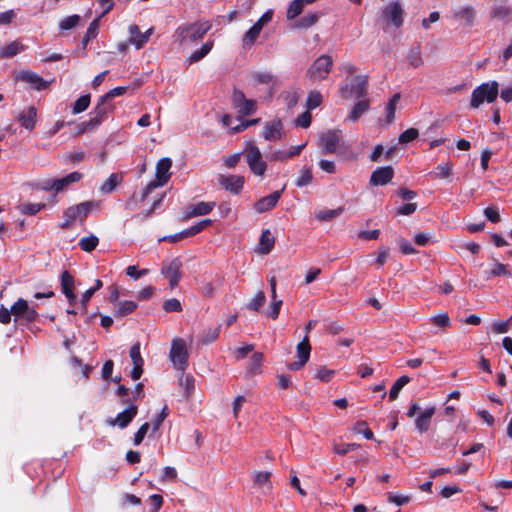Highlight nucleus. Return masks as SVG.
<instances>
[{"label": "nucleus", "mask_w": 512, "mask_h": 512, "mask_svg": "<svg viewBox=\"0 0 512 512\" xmlns=\"http://www.w3.org/2000/svg\"><path fill=\"white\" fill-rule=\"evenodd\" d=\"M499 94V84L496 81L482 83L476 87L471 95L470 106L479 108L484 102L493 103Z\"/></svg>", "instance_id": "1"}, {"label": "nucleus", "mask_w": 512, "mask_h": 512, "mask_svg": "<svg viewBox=\"0 0 512 512\" xmlns=\"http://www.w3.org/2000/svg\"><path fill=\"white\" fill-rule=\"evenodd\" d=\"M242 153L244 154L250 171L256 176H264L267 169V164L263 160L260 149L250 141L246 143Z\"/></svg>", "instance_id": "2"}, {"label": "nucleus", "mask_w": 512, "mask_h": 512, "mask_svg": "<svg viewBox=\"0 0 512 512\" xmlns=\"http://www.w3.org/2000/svg\"><path fill=\"white\" fill-rule=\"evenodd\" d=\"M211 24L209 22H196L189 25L180 26L177 33L182 41H198L210 30Z\"/></svg>", "instance_id": "3"}, {"label": "nucleus", "mask_w": 512, "mask_h": 512, "mask_svg": "<svg viewBox=\"0 0 512 512\" xmlns=\"http://www.w3.org/2000/svg\"><path fill=\"white\" fill-rule=\"evenodd\" d=\"M341 139V130H328L320 134L319 146L325 154H340L344 148V144H340Z\"/></svg>", "instance_id": "4"}, {"label": "nucleus", "mask_w": 512, "mask_h": 512, "mask_svg": "<svg viewBox=\"0 0 512 512\" xmlns=\"http://www.w3.org/2000/svg\"><path fill=\"white\" fill-rule=\"evenodd\" d=\"M169 356L174 368L184 373L188 365V352L183 339L176 338L172 341Z\"/></svg>", "instance_id": "5"}, {"label": "nucleus", "mask_w": 512, "mask_h": 512, "mask_svg": "<svg viewBox=\"0 0 512 512\" xmlns=\"http://www.w3.org/2000/svg\"><path fill=\"white\" fill-rule=\"evenodd\" d=\"M172 161L170 158H162L156 165V181L150 182L144 191L143 198H145L154 188L165 185L170 179V169Z\"/></svg>", "instance_id": "6"}, {"label": "nucleus", "mask_w": 512, "mask_h": 512, "mask_svg": "<svg viewBox=\"0 0 512 512\" xmlns=\"http://www.w3.org/2000/svg\"><path fill=\"white\" fill-rule=\"evenodd\" d=\"M333 60L329 55H321L309 67L307 74L312 80H323L329 74Z\"/></svg>", "instance_id": "7"}, {"label": "nucleus", "mask_w": 512, "mask_h": 512, "mask_svg": "<svg viewBox=\"0 0 512 512\" xmlns=\"http://www.w3.org/2000/svg\"><path fill=\"white\" fill-rule=\"evenodd\" d=\"M14 321L25 320L34 322L38 317L36 305H30L27 300L19 298L13 305Z\"/></svg>", "instance_id": "8"}, {"label": "nucleus", "mask_w": 512, "mask_h": 512, "mask_svg": "<svg viewBox=\"0 0 512 512\" xmlns=\"http://www.w3.org/2000/svg\"><path fill=\"white\" fill-rule=\"evenodd\" d=\"M94 206L96 205L93 202L87 201L82 202L76 206L69 207L64 212L65 221L63 222L62 227H68L77 219L83 221Z\"/></svg>", "instance_id": "9"}, {"label": "nucleus", "mask_w": 512, "mask_h": 512, "mask_svg": "<svg viewBox=\"0 0 512 512\" xmlns=\"http://www.w3.org/2000/svg\"><path fill=\"white\" fill-rule=\"evenodd\" d=\"M311 352V346L309 343V337L304 336L303 340L298 343L296 347L297 360L288 364L287 368L291 371L300 370L309 360Z\"/></svg>", "instance_id": "10"}, {"label": "nucleus", "mask_w": 512, "mask_h": 512, "mask_svg": "<svg viewBox=\"0 0 512 512\" xmlns=\"http://www.w3.org/2000/svg\"><path fill=\"white\" fill-rule=\"evenodd\" d=\"M232 103L241 115H252L256 111V102L254 100L247 99L241 90H233Z\"/></svg>", "instance_id": "11"}, {"label": "nucleus", "mask_w": 512, "mask_h": 512, "mask_svg": "<svg viewBox=\"0 0 512 512\" xmlns=\"http://www.w3.org/2000/svg\"><path fill=\"white\" fill-rule=\"evenodd\" d=\"M182 263L178 258H174L168 264L163 265L161 273L169 279V286L174 289L181 280Z\"/></svg>", "instance_id": "12"}, {"label": "nucleus", "mask_w": 512, "mask_h": 512, "mask_svg": "<svg viewBox=\"0 0 512 512\" xmlns=\"http://www.w3.org/2000/svg\"><path fill=\"white\" fill-rule=\"evenodd\" d=\"M138 408L136 405H130L127 409L119 413L116 418H110L107 420L108 425L118 426L121 429L126 428L129 423L137 415Z\"/></svg>", "instance_id": "13"}, {"label": "nucleus", "mask_w": 512, "mask_h": 512, "mask_svg": "<svg viewBox=\"0 0 512 512\" xmlns=\"http://www.w3.org/2000/svg\"><path fill=\"white\" fill-rule=\"evenodd\" d=\"M383 15L390 19L395 27H400L403 24L404 10L400 2H391L383 8Z\"/></svg>", "instance_id": "14"}, {"label": "nucleus", "mask_w": 512, "mask_h": 512, "mask_svg": "<svg viewBox=\"0 0 512 512\" xmlns=\"http://www.w3.org/2000/svg\"><path fill=\"white\" fill-rule=\"evenodd\" d=\"M219 184L227 191L238 194L244 185V178L238 175H219Z\"/></svg>", "instance_id": "15"}, {"label": "nucleus", "mask_w": 512, "mask_h": 512, "mask_svg": "<svg viewBox=\"0 0 512 512\" xmlns=\"http://www.w3.org/2000/svg\"><path fill=\"white\" fill-rule=\"evenodd\" d=\"M284 136L283 124L279 119L266 122L263 128V137L268 141H278Z\"/></svg>", "instance_id": "16"}, {"label": "nucleus", "mask_w": 512, "mask_h": 512, "mask_svg": "<svg viewBox=\"0 0 512 512\" xmlns=\"http://www.w3.org/2000/svg\"><path fill=\"white\" fill-rule=\"evenodd\" d=\"M16 78L17 80L30 84L33 89H36L38 91L44 90L48 86L47 81H45L38 74L29 70L20 71Z\"/></svg>", "instance_id": "17"}, {"label": "nucleus", "mask_w": 512, "mask_h": 512, "mask_svg": "<svg viewBox=\"0 0 512 512\" xmlns=\"http://www.w3.org/2000/svg\"><path fill=\"white\" fill-rule=\"evenodd\" d=\"M284 189L285 188L283 187L281 190L275 191L270 195L259 199L254 205L255 210L258 213H264L274 208L277 205Z\"/></svg>", "instance_id": "18"}, {"label": "nucleus", "mask_w": 512, "mask_h": 512, "mask_svg": "<svg viewBox=\"0 0 512 512\" xmlns=\"http://www.w3.org/2000/svg\"><path fill=\"white\" fill-rule=\"evenodd\" d=\"M393 175L394 171L391 166L379 167L372 172L370 184L374 186L386 185L392 180Z\"/></svg>", "instance_id": "19"}, {"label": "nucleus", "mask_w": 512, "mask_h": 512, "mask_svg": "<svg viewBox=\"0 0 512 512\" xmlns=\"http://www.w3.org/2000/svg\"><path fill=\"white\" fill-rule=\"evenodd\" d=\"M152 31L153 29L150 28L145 33H142L137 25H131L129 27V43L135 45L137 49L142 48L143 45L148 41Z\"/></svg>", "instance_id": "20"}, {"label": "nucleus", "mask_w": 512, "mask_h": 512, "mask_svg": "<svg viewBox=\"0 0 512 512\" xmlns=\"http://www.w3.org/2000/svg\"><path fill=\"white\" fill-rule=\"evenodd\" d=\"M215 202H198L191 205L185 213V218H191L196 216H204L209 214L215 207Z\"/></svg>", "instance_id": "21"}, {"label": "nucleus", "mask_w": 512, "mask_h": 512, "mask_svg": "<svg viewBox=\"0 0 512 512\" xmlns=\"http://www.w3.org/2000/svg\"><path fill=\"white\" fill-rule=\"evenodd\" d=\"M61 287L62 292L68 299V302L72 305L76 301V295L73 292L74 280L68 271H64L61 274Z\"/></svg>", "instance_id": "22"}, {"label": "nucleus", "mask_w": 512, "mask_h": 512, "mask_svg": "<svg viewBox=\"0 0 512 512\" xmlns=\"http://www.w3.org/2000/svg\"><path fill=\"white\" fill-rule=\"evenodd\" d=\"M454 18L463 21L467 26H473L476 20V10L472 6H464L454 12Z\"/></svg>", "instance_id": "23"}, {"label": "nucleus", "mask_w": 512, "mask_h": 512, "mask_svg": "<svg viewBox=\"0 0 512 512\" xmlns=\"http://www.w3.org/2000/svg\"><path fill=\"white\" fill-rule=\"evenodd\" d=\"M37 110L35 107L30 106L20 113L18 121L21 126L27 130H33L36 123Z\"/></svg>", "instance_id": "24"}, {"label": "nucleus", "mask_w": 512, "mask_h": 512, "mask_svg": "<svg viewBox=\"0 0 512 512\" xmlns=\"http://www.w3.org/2000/svg\"><path fill=\"white\" fill-rule=\"evenodd\" d=\"M434 413H435V408L434 407H430V408L425 409L416 418L415 426H416V429L419 432L424 433V432L428 431V429L430 427L431 419H432Z\"/></svg>", "instance_id": "25"}, {"label": "nucleus", "mask_w": 512, "mask_h": 512, "mask_svg": "<svg viewBox=\"0 0 512 512\" xmlns=\"http://www.w3.org/2000/svg\"><path fill=\"white\" fill-rule=\"evenodd\" d=\"M275 238L270 232L269 229H265L262 231L260 240H259V248L258 252L260 254H268L274 247Z\"/></svg>", "instance_id": "26"}, {"label": "nucleus", "mask_w": 512, "mask_h": 512, "mask_svg": "<svg viewBox=\"0 0 512 512\" xmlns=\"http://www.w3.org/2000/svg\"><path fill=\"white\" fill-rule=\"evenodd\" d=\"M367 93V76H355L351 89L350 94L354 95L358 98L364 97Z\"/></svg>", "instance_id": "27"}, {"label": "nucleus", "mask_w": 512, "mask_h": 512, "mask_svg": "<svg viewBox=\"0 0 512 512\" xmlns=\"http://www.w3.org/2000/svg\"><path fill=\"white\" fill-rule=\"evenodd\" d=\"M271 472L268 471H256L253 473L254 484L259 488L265 489L267 492L272 490V483L270 481Z\"/></svg>", "instance_id": "28"}, {"label": "nucleus", "mask_w": 512, "mask_h": 512, "mask_svg": "<svg viewBox=\"0 0 512 512\" xmlns=\"http://www.w3.org/2000/svg\"><path fill=\"white\" fill-rule=\"evenodd\" d=\"M491 17L499 21L509 22L512 20V8L506 5L496 6L491 11Z\"/></svg>", "instance_id": "29"}, {"label": "nucleus", "mask_w": 512, "mask_h": 512, "mask_svg": "<svg viewBox=\"0 0 512 512\" xmlns=\"http://www.w3.org/2000/svg\"><path fill=\"white\" fill-rule=\"evenodd\" d=\"M122 181V175L118 173H112L108 179L101 185L100 191L104 194L112 193L118 184Z\"/></svg>", "instance_id": "30"}, {"label": "nucleus", "mask_w": 512, "mask_h": 512, "mask_svg": "<svg viewBox=\"0 0 512 512\" xmlns=\"http://www.w3.org/2000/svg\"><path fill=\"white\" fill-rule=\"evenodd\" d=\"M82 178V174L79 172H72L68 175H66L63 178L56 179L57 182V193L64 190L66 187H68L70 184L76 183L80 181Z\"/></svg>", "instance_id": "31"}, {"label": "nucleus", "mask_w": 512, "mask_h": 512, "mask_svg": "<svg viewBox=\"0 0 512 512\" xmlns=\"http://www.w3.org/2000/svg\"><path fill=\"white\" fill-rule=\"evenodd\" d=\"M400 97H401L400 93H396L389 100V103L386 107V124L387 125L391 124L395 119L396 106L400 100Z\"/></svg>", "instance_id": "32"}, {"label": "nucleus", "mask_w": 512, "mask_h": 512, "mask_svg": "<svg viewBox=\"0 0 512 512\" xmlns=\"http://www.w3.org/2000/svg\"><path fill=\"white\" fill-rule=\"evenodd\" d=\"M369 109V102L367 100L359 101L349 114V119L353 122L357 121Z\"/></svg>", "instance_id": "33"}, {"label": "nucleus", "mask_w": 512, "mask_h": 512, "mask_svg": "<svg viewBox=\"0 0 512 512\" xmlns=\"http://www.w3.org/2000/svg\"><path fill=\"white\" fill-rule=\"evenodd\" d=\"M137 308V303L133 301H121L118 303L115 310V315L118 317L126 316L134 312Z\"/></svg>", "instance_id": "34"}, {"label": "nucleus", "mask_w": 512, "mask_h": 512, "mask_svg": "<svg viewBox=\"0 0 512 512\" xmlns=\"http://www.w3.org/2000/svg\"><path fill=\"white\" fill-rule=\"evenodd\" d=\"M264 356L260 352H255L252 357L248 368V374H259L261 372V365L263 362Z\"/></svg>", "instance_id": "35"}, {"label": "nucleus", "mask_w": 512, "mask_h": 512, "mask_svg": "<svg viewBox=\"0 0 512 512\" xmlns=\"http://www.w3.org/2000/svg\"><path fill=\"white\" fill-rule=\"evenodd\" d=\"M114 106L108 101H102V97H100L96 107L94 108L92 114H96L99 118L103 120L106 118L107 114L113 110Z\"/></svg>", "instance_id": "36"}, {"label": "nucleus", "mask_w": 512, "mask_h": 512, "mask_svg": "<svg viewBox=\"0 0 512 512\" xmlns=\"http://www.w3.org/2000/svg\"><path fill=\"white\" fill-rule=\"evenodd\" d=\"M410 382V378L406 375L404 376H401L400 378H398L395 383L393 384V386L391 387L390 389V392H389V399L390 400H395L401 389Z\"/></svg>", "instance_id": "37"}, {"label": "nucleus", "mask_w": 512, "mask_h": 512, "mask_svg": "<svg viewBox=\"0 0 512 512\" xmlns=\"http://www.w3.org/2000/svg\"><path fill=\"white\" fill-rule=\"evenodd\" d=\"M98 244H99V239L97 236H95L93 234L83 237L79 241L80 248L85 252H92L97 247Z\"/></svg>", "instance_id": "38"}, {"label": "nucleus", "mask_w": 512, "mask_h": 512, "mask_svg": "<svg viewBox=\"0 0 512 512\" xmlns=\"http://www.w3.org/2000/svg\"><path fill=\"white\" fill-rule=\"evenodd\" d=\"M304 6L302 0H293L287 9V19L292 20L298 17L302 13Z\"/></svg>", "instance_id": "39"}, {"label": "nucleus", "mask_w": 512, "mask_h": 512, "mask_svg": "<svg viewBox=\"0 0 512 512\" xmlns=\"http://www.w3.org/2000/svg\"><path fill=\"white\" fill-rule=\"evenodd\" d=\"M104 120L99 118L96 114L91 113V118L88 121L82 122L79 125V130L81 133L91 131L98 127Z\"/></svg>", "instance_id": "40"}, {"label": "nucleus", "mask_w": 512, "mask_h": 512, "mask_svg": "<svg viewBox=\"0 0 512 512\" xmlns=\"http://www.w3.org/2000/svg\"><path fill=\"white\" fill-rule=\"evenodd\" d=\"M313 180L311 168L303 167L300 171V175L295 181L297 187H304L309 185Z\"/></svg>", "instance_id": "41"}, {"label": "nucleus", "mask_w": 512, "mask_h": 512, "mask_svg": "<svg viewBox=\"0 0 512 512\" xmlns=\"http://www.w3.org/2000/svg\"><path fill=\"white\" fill-rule=\"evenodd\" d=\"M22 50V45L18 42H11L0 50V58H10L17 55Z\"/></svg>", "instance_id": "42"}, {"label": "nucleus", "mask_w": 512, "mask_h": 512, "mask_svg": "<svg viewBox=\"0 0 512 512\" xmlns=\"http://www.w3.org/2000/svg\"><path fill=\"white\" fill-rule=\"evenodd\" d=\"M497 276H508V277H511L512 274L507 269L506 265L501 264V263H496L491 270L486 271V278L490 279L492 277H497Z\"/></svg>", "instance_id": "43"}, {"label": "nucleus", "mask_w": 512, "mask_h": 512, "mask_svg": "<svg viewBox=\"0 0 512 512\" xmlns=\"http://www.w3.org/2000/svg\"><path fill=\"white\" fill-rule=\"evenodd\" d=\"M453 165L450 162L439 164L433 175L439 179H447L452 175Z\"/></svg>", "instance_id": "44"}, {"label": "nucleus", "mask_w": 512, "mask_h": 512, "mask_svg": "<svg viewBox=\"0 0 512 512\" xmlns=\"http://www.w3.org/2000/svg\"><path fill=\"white\" fill-rule=\"evenodd\" d=\"M343 212V208L339 207L337 209L320 211L315 214V217L319 221H330L338 216H340Z\"/></svg>", "instance_id": "45"}, {"label": "nucleus", "mask_w": 512, "mask_h": 512, "mask_svg": "<svg viewBox=\"0 0 512 512\" xmlns=\"http://www.w3.org/2000/svg\"><path fill=\"white\" fill-rule=\"evenodd\" d=\"M211 223L212 220L210 219L202 220L197 224L191 226L190 228L183 230L182 235H184L185 237L196 235L197 233L201 232L204 228L209 226Z\"/></svg>", "instance_id": "46"}, {"label": "nucleus", "mask_w": 512, "mask_h": 512, "mask_svg": "<svg viewBox=\"0 0 512 512\" xmlns=\"http://www.w3.org/2000/svg\"><path fill=\"white\" fill-rule=\"evenodd\" d=\"M430 321L433 325L442 329H446L451 326V320L447 313L434 315L430 318Z\"/></svg>", "instance_id": "47"}, {"label": "nucleus", "mask_w": 512, "mask_h": 512, "mask_svg": "<svg viewBox=\"0 0 512 512\" xmlns=\"http://www.w3.org/2000/svg\"><path fill=\"white\" fill-rule=\"evenodd\" d=\"M319 19V15L317 13H310L298 20L295 27L307 29L313 26Z\"/></svg>", "instance_id": "48"}, {"label": "nucleus", "mask_w": 512, "mask_h": 512, "mask_svg": "<svg viewBox=\"0 0 512 512\" xmlns=\"http://www.w3.org/2000/svg\"><path fill=\"white\" fill-rule=\"evenodd\" d=\"M102 286H103L102 281L99 279H96L95 285L84 292V294L82 295V298H81V305L84 309H86L87 304L90 301L93 294L96 291H98L100 288H102Z\"/></svg>", "instance_id": "49"}, {"label": "nucleus", "mask_w": 512, "mask_h": 512, "mask_svg": "<svg viewBox=\"0 0 512 512\" xmlns=\"http://www.w3.org/2000/svg\"><path fill=\"white\" fill-rule=\"evenodd\" d=\"M213 42H206L199 50L193 52L190 56V62H197L205 57L212 49Z\"/></svg>", "instance_id": "50"}, {"label": "nucleus", "mask_w": 512, "mask_h": 512, "mask_svg": "<svg viewBox=\"0 0 512 512\" xmlns=\"http://www.w3.org/2000/svg\"><path fill=\"white\" fill-rule=\"evenodd\" d=\"M98 29H99V18H96L90 23V25L87 29V32L82 40L83 46H86L87 43L91 39H93L97 36Z\"/></svg>", "instance_id": "51"}, {"label": "nucleus", "mask_w": 512, "mask_h": 512, "mask_svg": "<svg viewBox=\"0 0 512 512\" xmlns=\"http://www.w3.org/2000/svg\"><path fill=\"white\" fill-rule=\"evenodd\" d=\"M44 207H45V204H42V203H29V204L19 205L18 209L23 214L35 215Z\"/></svg>", "instance_id": "52"}, {"label": "nucleus", "mask_w": 512, "mask_h": 512, "mask_svg": "<svg viewBox=\"0 0 512 512\" xmlns=\"http://www.w3.org/2000/svg\"><path fill=\"white\" fill-rule=\"evenodd\" d=\"M266 301L263 291H258L254 298L248 303L247 307L253 311H259Z\"/></svg>", "instance_id": "53"}, {"label": "nucleus", "mask_w": 512, "mask_h": 512, "mask_svg": "<svg viewBox=\"0 0 512 512\" xmlns=\"http://www.w3.org/2000/svg\"><path fill=\"white\" fill-rule=\"evenodd\" d=\"M322 103V95L318 91H311L308 94L306 107L309 110H313L320 106Z\"/></svg>", "instance_id": "54"}, {"label": "nucleus", "mask_w": 512, "mask_h": 512, "mask_svg": "<svg viewBox=\"0 0 512 512\" xmlns=\"http://www.w3.org/2000/svg\"><path fill=\"white\" fill-rule=\"evenodd\" d=\"M261 29L258 26L253 25L243 37V45H252L259 37Z\"/></svg>", "instance_id": "55"}, {"label": "nucleus", "mask_w": 512, "mask_h": 512, "mask_svg": "<svg viewBox=\"0 0 512 512\" xmlns=\"http://www.w3.org/2000/svg\"><path fill=\"white\" fill-rule=\"evenodd\" d=\"M90 104V95L81 96L73 105L72 112L74 114L81 113L85 111Z\"/></svg>", "instance_id": "56"}, {"label": "nucleus", "mask_w": 512, "mask_h": 512, "mask_svg": "<svg viewBox=\"0 0 512 512\" xmlns=\"http://www.w3.org/2000/svg\"><path fill=\"white\" fill-rule=\"evenodd\" d=\"M418 135L419 132L416 128H409L400 134L398 141L400 144H406L415 140Z\"/></svg>", "instance_id": "57"}, {"label": "nucleus", "mask_w": 512, "mask_h": 512, "mask_svg": "<svg viewBox=\"0 0 512 512\" xmlns=\"http://www.w3.org/2000/svg\"><path fill=\"white\" fill-rule=\"evenodd\" d=\"M79 20H80V17L78 15L68 16L60 22L59 27L62 30H70V29L74 28L75 26H77V24L79 23Z\"/></svg>", "instance_id": "58"}, {"label": "nucleus", "mask_w": 512, "mask_h": 512, "mask_svg": "<svg viewBox=\"0 0 512 512\" xmlns=\"http://www.w3.org/2000/svg\"><path fill=\"white\" fill-rule=\"evenodd\" d=\"M163 309L166 312H180L182 311V305L178 299L171 298L163 303Z\"/></svg>", "instance_id": "59"}, {"label": "nucleus", "mask_w": 512, "mask_h": 512, "mask_svg": "<svg viewBox=\"0 0 512 512\" xmlns=\"http://www.w3.org/2000/svg\"><path fill=\"white\" fill-rule=\"evenodd\" d=\"M408 61H409V64L414 68H417L422 65L423 60L421 58V54H420V51L418 48L412 49L410 51V53L408 55Z\"/></svg>", "instance_id": "60"}, {"label": "nucleus", "mask_w": 512, "mask_h": 512, "mask_svg": "<svg viewBox=\"0 0 512 512\" xmlns=\"http://www.w3.org/2000/svg\"><path fill=\"white\" fill-rule=\"evenodd\" d=\"M219 333L220 326L208 329L207 331L204 332L202 338L203 343L208 344L215 341L219 337Z\"/></svg>", "instance_id": "61"}, {"label": "nucleus", "mask_w": 512, "mask_h": 512, "mask_svg": "<svg viewBox=\"0 0 512 512\" xmlns=\"http://www.w3.org/2000/svg\"><path fill=\"white\" fill-rule=\"evenodd\" d=\"M180 385L184 387L186 397H189L195 389V379L188 375L184 379L180 380Z\"/></svg>", "instance_id": "62"}, {"label": "nucleus", "mask_w": 512, "mask_h": 512, "mask_svg": "<svg viewBox=\"0 0 512 512\" xmlns=\"http://www.w3.org/2000/svg\"><path fill=\"white\" fill-rule=\"evenodd\" d=\"M299 93L297 91H288L285 93L284 100L289 109L295 107L299 101Z\"/></svg>", "instance_id": "63"}, {"label": "nucleus", "mask_w": 512, "mask_h": 512, "mask_svg": "<svg viewBox=\"0 0 512 512\" xmlns=\"http://www.w3.org/2000/svg\"><path fill=\"white\" fill-rule=\"evenodd\" d=\"M312 116L309 111L303 112L301 115L297 117L295 120V124L302 128H308L311 124Z\"/></svg>", "instance_id": "64"}]
</instances>
